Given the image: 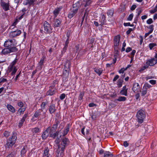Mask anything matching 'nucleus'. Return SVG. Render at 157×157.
<instances>
[{
  "label": "nucleus",
  "instance_id": "1",
  "mask_svg": "<svg viewBox=\"0 0 157 157\" xmlns=\"http://www.w3.org/2000/svg\"><path fill=\"white\" fill-rule=\"evenodd\" d=\"M69 143V141L67 138H65L62 140L60 144L58 145V148L56 153V157H63L64 149Z\"/></svg>",
  "mask_w": 157,
  "mask_h": 157
},
{
  "label": "nucleus",
  "instance_id": "2",
  "mask_svg": "<svg viewBox=\"0 0 157 157\" xmlns=\"http://www.w3.org/2000/svg\"><path fill=\"white\" fill-rule=\"evenodd\" d=\"M17 139V133L13 132L12 135L7 140L6 143L5 145L6 147L8 148H12L16 143Z\"/></svg>",
  "mask_w": 157,
  "mask_h": 157
},
{
  "label": "nucleus",
  "instance_id": "3",
  "mask_svg": "<svg viewBox=\"0 0 157 157\" xmlns=\"http://www.w3.org/2000/svg\"><path fill=\"white\" fill-rule=\"evenodd\" d=\"M145 112L142 109L140 110L137 113L136 117L138 119L139 123H142L145 117Z\"/></svg>",
  "mask_w": 157,
  "mask_h": 157
},
{
  "label": "nucleus",
  "instance_id": "4",
  "mask_svg": "<svg viewBox=\"0 0 157 157\" xmlns=\"http://www.w3.org/2000/svg\"><path fill=\"white\" fill-rule=\"evenodd\" d=\"M78 9V6L77 4H74L72 8H71V11L68 15V17L69 18H72L77 13Z\"/></svg>",
  "mask_w": 157,
  "mask_h": 157
},
{
  "label": "nucleus",
  "instance_id": "5",
  "mask_svg": "<svg viewBox=\"0 0 157 157\" xmlns=\"http://www.w3.org/2000/svg\"><path fill=\"white\" fill-rule=\"evenodd\" d=\"M17 43L14 39L8 40L6 41L4 43V46L9 48L11 47L15 46Z\"/></svg>",
  "mask_w": 157,
  "mask_h": 157
},
{
  "label": "nucleus",
  "instance_id": "6",
  "mask_svg": "<svg viewBox=\"0 0 157 157\" xmlns=\"http://www.w3.org/2000/svg\"><path fill=\"white\" fill-rule=\"evenodd\" d=\"M44 29L45 32L48 33H51L52 30V28L50 24L47 21H45L44 24Z\"/></svg>",
  "mask_w": 157,
  "mask_h": 157
},
{
  "label": "nucleus",
  "instance_id": "7",
  "mask_svg": "<svg viewBox=\"0 0 157 157\" xmlns=\"http://www.w3.org/2000/svg\"><path fill=\"white\" fill-rule=\"evenodd\" d=\"M157 63V59L155 58H152L146 62V65L144 67L145 68H147L150 66H153L156 64Z\"/></svg>",
  "mask_w": 157,
  "mask_h": 157
},
{
  "label": "nucleus",
  "instance_id": "8",
  "mask_svg": "<svg viewBox=\"0 0 157 157\" xmlns=\"http://www.w3.org/2000/svg\"><path fill=\"white\" fill-rule=\"evenodd\" d=\"M51 128L48 127L46 130L43 132L42 135V138L43 140L46 139L48 136L50 135V132H51Z\"/></svg>",
  "mask_w": 157,
  "mask_h": 157
},
{
  "label": "nucleus",
  "instance_id": "9",
  "mask_svg": "<svg viewBox=\"0 0 157 157\" xmlns=\"http://www.w3.org/2000/svg\"><path fill=\"white\" fill-rule=\"evenodd\" d=\"M132 90L135 93H137L139 91L141 92L139 84L138 83H135L132 87Z\"/></svg>",
  "mask_w": 157,
  "mask_h": 157
},
{
  "label": "nucleus",
  "instance_id": "10",
  "mask_svg": "<svg viewBox=\"0 0 157 157\" xmlns=\"http://www.w3.org/2000/svg\"><path fill=\"white\" fill-rule=\"evenodd\" d=\"M56 92V89L54 86H50L49 87V89L47 91L46 94L47 95H53Z\"/></svg>",
  "mask_w": 157,
  "mask_h": 157
},
{
  "label": "nucleus",
  "instance_id": "11",
  "mask_svg": "<svg viewBox=\"0 0 157 157\" xmlns=\"http://www.w3.org/2000/svg\"><path fill=\"white\" fill-rule=\"evenodd\" d=\"M99 22L100 25L102 26L105 24L106 22V17L104 14H101L99 17Z\"/></svg>",
  "mask_w": 157,
  "mask_h": 157
},
{
  "label": "nucleus",
  "instance_id": "12",
  "mask_svg": "<svg viewBox=\"0 0 157 157\" xmlns=\"http://www.w3.org/2000/svg\"><path fill=\"white\" fill-rule=\"evenodd\" d=\"M121 37L119 35L115 36L113 39L114 45L115 47H117L119 45Z\"/></svg>",
  "mask_w": 157,
  "mask_h": 157
},
{
  "label": "nucleus",
  "instance_id": "13",
  "mask_svg": "<svg viewBox=\"0 0 157 157\" xmlns=\"http://www.w3.org/2000/svg\"><path fill=\"white\" fill-rule=\"evenodd\" d=\"M21 33V31L19 29H17L16 31H12L10 33V37H14L19 36Z\"/></svg>",
  "mask_w": 157,
  "mask_h": 157
},
{
  "label": "nucleus",
  "instance_id": "14",
  "mask_svg": "<svg viewBox=\"0 0 157 157\" xmlns=\"http://www.w3.org/2000/svg\"><path fill=\"white\" fill-rule=\"evenodd\" d=\"M69 69H65L63 71V81H66L68 80L69 76Z\"/></svg>",
  "mask_w": 157,
  "mask_h": 157
},
{
  "label": "nucleus",
  "instance_id": "15",
  "mask_svg": "<svg viewBox=\"0 0 157 157\" xmlns=\"http://www.w3.org/2000/svg\"><path fill=\"white\" fill-rule=\"evenodd\" d=\"M1 5L3 9L5 11H7L9 10V3L4 2L2 0L1 1Z\"/></svg>",
  "mask_w": 157,
  "mask_h": 157
},
{
  "label": "nucleus",
  "instance_id": "16",
  "mask_svg": "<svg viewBox=\"0 0 157 157\" xmlns=\"http://www.w3.org/2000/svg\"><path fill=\"white\" fill-rule=\"evenodd\" d=\"M17 59H15L10 64L8 69H16Z\"/></svg>",
  "mask_w": 157,
  "mask_h": 157
},
{
  "label": "nucleus",
  "instance_id": "17",
  "mask_svg": "<svg viewBox=\"0 0 157 157\" xmlns=\"http://www.w3.org/2000/svg\"><path fill=\"white\" fill-rule=\"evenodd\" d=\"M55 105L54 104H51L49 106V111L51 114L54 113L56 111Z\"/></svg>",
  "mask_w": 157,
  "mask_h": 157
},
{
  "label": "nucleus",
  "instance_id": "18",
  "mask_svg": "<svg viewBox=\"0 0 157 157\" xmlns=\"http://www.w3.org/2000/svg\"><path fill=\"white\" fill-rule=\"evenodd\" d=\"M51 132H50L49 136L50 137H52L53 138H55L56 136L58 135L59 132H56L55 133H53L55 131H53V130L52 128H51Z\"/></svg>",
  "mask_w": 157,
  "mask_h": 157
},
{
  "label": "nucleus",
  "instance_id": "19",
  "mask_svg": "<svg viewBox=\"0 0 157 157\" xmlns=\"http://www.w3.org/2000/svg\"><path fill=\"white\" fill-rule=\"evenodd\" d=\"M42 112V111L40 109H38L36 111L33 117V119H34L35 118H39L40 116L41 115Z\"/></svg>",
  "mask_w": 157,
  "mask_h": 157
},
{
  "label": "nucleus",
  "instance_id": "20",
  "mask_svg": "<svg viewBox=\"0 0 157 157\" xmlns=\"http://www.w3.org/2000/svg\"><path fill=\"white\" fill-rule=\"evenodd\" d=\"M128 89L126 86H124L123 87L122 90L120 92V94L121 95L125 96L127 95Z\"/></svg>",
  "mask_w": 157,
  "mask_h": 157
},
{
  "label": "nucleus",
  "instance_id": "21",
  "mask_svg": "<svg viewBox=\"0 0 157 157\" xmlns=\"http://www.w3.org/2000/svg\"><path fill=\"white\" fill-rule=\"evenodd\" d=\"M61 23V21L58 19H56L54 20L53 25L55 27H58L60 26Z\"/></svg>",
  "mask_w": 157,
  "mask_h": 157
},
{
  "label": "nucleus",
  "instance_id": "22",
  "mask_svg": "<svg viewBox=\"0 0 157 157\" xmlns=\"http://www.w3.org/2000/svg\"><path fill=\"white\" fill-rule=\"evenodd\" d=\"M70 126V125L69 123L67 124L66 126V128L63 131V136L66 135L67 134L68 132L69 131Z\"/></svg>",
  "mask_w": 157,
  "mask_h": 157
},
{
  "label": "nucleus",
  "instance_id": "23",
  "mask_svg": "<svg viewBox=\"0 0 157 157\" xmlns=\"http://www.w3.org/2000/svg\"><path fill=\"white\" fill-rule=\"evenodd\" d=\"M10 53L9 48H5L3 49L1 52V54L2 55H6Z\"/></svg>",
  "mask_w": 157,
  "mask_h": 157
},
{
  "label": "nucleus",
  "instance_id": "24",
  "mask_svg": "<svg viewBox=\"0 0 157 157\" xmlns=\"http://www.w3.org/2000/svg\"><path fill=\"white\" fill-rule=\"evenodd\" d=\"M91 3V0H84L82 5L84 6V7H86L87 6H89Z\"/></svg>",
  "mask_w": 157,
  "mask_h": 157
},
{
  "label": "nucleus",
  "instance_id": "25",
  "mask_svg": "<svg viewBox=\"0 0 157 157\" xmlns=\"http://www.w3.org/2000/svg\"><path fill=\"white\" fill-rule=\"evenodd\" d=\"M35 0H25L24 2V4L25 5L29 4L31 5L33 4L35 2Z\"/></svg>",
  "mask_w": 157,
  "mask_h": 157
},
{
  "label": "nucleus",
  "instance_id": "26",
  "mask_svg": "<svg viewBox=\"0 0 157 157\" xmlns=\"http://www.w3.org/2000/svg\"><path fill=\"white\" fill-rule=\"evenodd\" d=\"M71 67V63L69 61L67 60L64 63V69H70Z\"/></svg>",
  "mask_w": 157,
  "mask_h": 157
},
{
  "label": "nucleus",
  "instance_id": "27",
  "mask_svg": "<svg viewBox=\"0 0 157 157\" xmlns=\"http://www.w3.org/2000/svg\"><path fill=\"white\" fill-rule=\"evenodd\" d=\"M31 131L33 134H36L39 133L40 132V130L39 128L35 127L32 128Z\"/></svg>",
  "mask_w": 157,
  "mask_h": 157
},
{
  "label": "nucleus",
  "instance_id": "28",
  "mask_svg": "<svg viewBox=\"0 0 157 157\" xmlns=\"http://www.w3.org/2000/svg\"><path fill=\"white\" fill-rule=\"evenodd\" d=\"M7 108L10 111L13 113H14L15 111V108L10 105L8 104Z\"/></svg>",
  "mask_w": 157,
  "mask_h": 157
},
{
  "label": "nucleus",
  "instance_id": "29",
  "mask_svg": "<svg viewBox=\"0 0 157 157\" xmlns=\"http://www.w3.org/2000/svg\"><path fill=\"white\" fill-rule=\"evenodd\" d=\"M48 103V101L46 100L44 102H42L41 105H40L41 109H40L42 111L45 108V106L47 105Z\"/></svg>",
  "mask_w": 157,
  "mask_h": 157
},
{
  "label": "nucleus",
  "instance_id": "30",
  "mask_svg": "<svg viewBox=\"0 0 157 157\" xmlns=\"http://www.w3.org/2000/svg\"><path fill=\"white\" fill-rule=\"evenodd\" d=\"M49 150L48 147L45 148L44 151V153L43 154V157L47 156L48 155L50 156V155L49 154Z\"/></svg>",
  "mask_w": 157,
  "mask_h": 157
},
{
  "label": "nucleus",
  "instance_id": "31",
  "mask_svg": "<svg viewBox=\"0 0 157 157\" xmlns=\"http://www.w3.org/2000/svg\"><path fill=\"white\" fill-rule=\"evenodd\" d=\"M113 155L109 151H106L104 153V157H113Z\"/></svg>",
  "mask_w": 157,
  "mask_h": 157
},
{
  "label": "nucleus",
  "instance_id": "32",
  "mask_svg": "<svg viewBox=\"0 0 157 157\" xmlns=\"http://www.w3.org/2000/svg\"><path fill=\"white\" fill-rule=\"evenodd\" d=\"M61 8H57L54 10L53 13L55 17H56L59 14V12L60 11Z\"/></svg>",
  "mask_w": 157,
  "mask_h": 157
},
{
  "label": "nucleus",
  "instance_id": "33",
  "mask_svg": "<svg viewBox=\"0 0 157 157\" xmlns=\"http://www.w3.org/2000/svg\"><path fill=\"white\" fill-rule=\"evenodd\" d=\"M45 58V57L44 56H43L40 60V61L39 63V68H42L41 66L43 65L44 60Z\"/></svg>",
  "mask_w": 157,
  "mask_h": 157
},
{
  "label": "nucleus",
  "instance_id": "34",
  "mask_svg": "<svg viewBox=\"0 0 157 157\" xmlns=\"http://www.w3.org/2000/svg\"><path fill=\"white\" fill-rule=\"evenodd\" d=\"M9 48L10 53L16 52L18 50L17 48L15 46L11 47L10 48Z\"/></svg>",
  "mask_w": 157,
  "mask_h": 157
},
{
  "label": "nucleus",
  "instance_id": "35",
  "mask_svg": "<svg viewBox=\"0 0 157 157\" xmlns=\"http://www.w3.org/2000/svg\"><path fill=\"white\" fill-rule=\"evenodd\" d=\"M123 82V79H119L117 82V84L118 87H120L122 86Z\"/></svg>",
  "mask_w": 157,
  "mask_h": 157
},
{
  "label": "nucleus",
  "instance_id": "36",
  "mask_svg": "<svg viewBox=\"0 0 157 157\" xmlns=\"http://www.w3.org/2000/svg\"><path fill=\"white\" fill-rule=\"evenodd\" d=\"M126 98L124 97L120 96L118 98L115 100V101H124L126 100Z\"/></svg>",
  "mask_w": 157,
  "mask_h": 157
},
{
  "label": "nucleus",
  "instance_id": "37",
  "mask_svg": "<svg viewBox=\"0 0 157 157\" xmlns=\"http://www.w3.org/2000/svg\"><path fill=\"white\" fill-rule=\"evenodd\" d=\"M26 107L20 108L18 110V112L20 113V115L23 114L25 110Z\"/></svg>",
  "mask_w": 157,
  "mask_h": 157
},
{
  "label": "nucleus",
  "instance_id": "38",
  "mask_svg": "<svg viewBox=\"0 0 157 157\" xmlns=\"http://www.w3.org/2000/svg\"><path fill=\"white\" fill-rule=\"evenodd\" d=\"M156 46V44L155 43H150L149 44V49L151 50H152L154 47Z\"/></svg>",
  "mask_w": 157,
  "mask_h": 157
},
{
  "label": "nucleus",
  "instance_id": "39",
  "mask_svg": "<svg viewBox=\"0 0 157 157\" xmlns=\"http://www.w3.org/2000/svg\"><path fill=\"white\" fill-rule=\"evenodd\" d=\"M113 14V11L112 10H109L107 12V14L110 17H112Z\"/></svg>",
  "mask_w": 157,
  "mask_h": 157
},
{
  "label": "nucleus",
  "instance_id": "40",
  "mask_svg": "<svg viewBox=\"0 0 157 157\" xmlns=\"http://www.w3.org/2000/svg\"><path fill=\"white\" fill-rule=\"evenodd\" d=\"M147 93V90L145 88H144V87H143V89L142 90V91L141 93V95L142 96H143L145 95Z\"/></svg>",
  "mask_w": 157,
  "mask_h": 157
},
{
  "label": "nucleus",
  "instance_id": "41",
  "mask_svg": "<svg viewBox=\"0 0 157 157\" xmlns=\"http://www.w3.org/2000/svg\"><path fill=\"white\" fill-rule=\"evenodd\" d=\"M58 124H59L58 122H56L55 124H54L53 125L52 128H52V129H53V131H56V129L57 127Z\"/></svg>",
  "mask_w": 157,
  "mask_h": 157
},
{
  "label": "nucleus",
  "instance_id": "42",
  "mask_svg": "<svg viewBox=\"0 0 157 157\" xmlns=\"http://www.w3.org/2000/svg\"><path fill=\"white\" fill-rule=\"evenodd\" d=\"M84 95V92L83 91L81 92L78 97V99L80 100H82Z\"/></svg>",
  "mask_w": 157,
  "mask_h": 157
},
{
  "label": "nucleus",
  "instance_id": "43",
  "mask_svg": "<svg viewBox=\"0 0 157 157\" xmlns=\"http://www.w3.org/2000/svg\"><path fill=\"white\" fill-rule=\"evenodd\" d=\"M94 71L99 75H100L103 71V70L101 69H94Z\"/></svg>",
  "mask_w": 157,
  "mask_h": 157
},
{
  "label": "nucleus",
  "instance_id": "44",
  "mask_svg": "<svg viewBox=\"0 0 157 157\" xmlns=\"http://www.w3.org/2000/svg\"><path fill=\"white\" fill-rule=\"evenodd\" d=\"M26 151L25 147L23 148L21 151V156H24Z\"/></svg>",
  "mask_w": 157,
  "mask_h": 157
},
{
  "label": "nucleus",
  "instance_id": "45",
  "mask_svg": "<svg viewBox=\"0 0 157 157\" xmlns=\"http://www.w3.org/2000/svg\"><path fill=\"white\" fill-rule=\"evenodd\" d=\"M10 132L7 131H6L4 133V135L6 138H7L10 135Z\"/></svg>",
  "mask_w": 157,
  "mask_h": 157
},
{
  "label": "nucleus",
  "instance_id": "46",
  "mask_svg": "<svg viewBox=\"0 0 157 157\" xmlns=\"http://www.w3.org/2000/svg\"><path fill=\"white\" fill-rule=\"evenodd\" d=\"M17 105L19 107H20V108H23L24 107H25V106H24V104L23 102L21 101L17 103Z\"/></svg>",
  "mask_w": 157,
  "mask_h": 157
},
{
  "label": "nucleus",
  "instance_id": "47",
  "mask_svg": "<svg viewBox=\"0 0 157 157\" xmlns=\"http://www.w3.org/2000/svg\"><path fill=\"white\" fill-rule=\"evenodd\" d=\"M133 17V13L130 14L127 18V20L128 21H131L132 20Z\"/></svg>",
  "mask_w": 157,
  "mask_h": 157
},
{
  "label": "nucleus",
  "instance_id": "48",
  "mask_svg": "<svg viewBox=\"0 0 157 157\" xmlns=\"http://www.w3.org/2000/svg\"><path fill=\"white\" fill-rule=\"evenodd\" d=\"M143 87H144V88H145L147 90V89L151 87V86L148 83H145L144 84Z\"/></svg>",
  "mask_w": 157,
  "mask_h": 157
},
{
  "label": "nucleus",
  "instance_id": "49",
  "mask_svg": "<svg viewBox=\"0 0 157 157\" xmlns=\"http://www.w3.org/2000/svg\"><path fill=\"white\" fill-rule=\"evenodd\" d=\"M7 82V79L6 78L3 77L0 78V83H2L5 82Z\"/></svg>",
  "mask_w": 157,
  "mask_h": 157
},
{
  "label": "nucleus",
  "instance_id": "50",
  "mask_svg": "<svg viewBox=\"0 0 157 157\" xmlns=\"http://www.w3.org/2000/svg\"><path fill=\"white\" fill-rule=\"evenodd\" d=\"M25 121L21 119L19 123L18 126L21 127L22 126V125Z\"/></svg>",
  "mask_w": 157,
  "mask_h": 157
},
{
  "label": "nucleus",
  "instance_id": "51",
  "mask_svg": "<svg viewBox=\"0 0 157 157\" xmlns=\"http://www.w3.org/2000/svg\"><path fill=\"white\" fill-rule=\"evenodd\" d=\"M146 22L147 24H150L153 23V21L152 19L150 18L147 20V21Z\"/></svg>",
  "mask_w": 157,
  "mask_h": 157
},
{
  "label": "nucleus",
  "instance_id": "52",
  "mask_svg": "<svg viewBox=\"0 0 157 157\" xmlns=\"http://www.w3.org/2000/svg\"><path fill=\"white\" fill-rule=\"evenodd\" d=\"M65 97V94H62L60 96L59 98L60 99L62 100Z\"/></svg>",
  "mask_w": 157,
  "mask_h": 157
},
{
  "label": "nucleus",
  "instance_id": "53",
  "mask_svg": "<svg viewBox=\"0 0 157 157\" xmlns=\"http://www.w3.org/2000/svg\"><path fill=\"white\" fill-rule=\"evenodd\" d=\"M149 82L152 85H154L156 83V81L154 80H151L149 81Z\"/></svg>",
  "mask_w": 157,
  "mask_h": 157
},
{
  "label": "nucleus",
  "instance_id": "54",
  "mask_svg": "<svg viewBox=\"0 0 157 157\" xmlns=\"http://www.w3.org/2000/svg\"><path fill=\"white\" fill-rule=\"evenodd\" d=\"M133 30L132 28H129L128 31L126 32V34L128 35Z\"/></svg>",
  "mask_w": 157,
  "mask_h": 157
},
{
  "label": "nucleus",
  "instance_id": "55",
  "mask_svg": "<svg viewBox=\"0 0 157 157\" xmlns=\"http://www.w3.org/2000/svg\"><path fill=\"white\" fill-rule=\"evenodd\" d=\"M119 78V76L118 75H116L115 77L113 79V82H115Z\"/></svg>",
  "mask_w": 157,
  "mask_h": 157
},
{
  "label": "nucleus",
  "instance_id": "56",
  "mask_svg": "<svg viewBox=\"0 0 157 157\" xmlns=\"http://www.w3.org/2000/svg\"><path fill=\"white\" fill-rule=\"evenodd\" d=\"M28 117V114L27 113L25 114L24 116H23L21 119L25 121V119Z\"/></svg>",
  "mask_w": 157,
  "mask_h": 157
},
{
  "label": "nucleus",
  "instance_id": "57",
  "mask_svg": "<svg viewBox=\"0 0 157 157\" xmlns=\"http://www.w3.org/2000/svg\"><path fill=\"white\" fill-rule=\"evenodd\" d=\"M132 50V48L130 47H128L126 49L125 51L126 52H128Z\"/></svg>",
  "mask_w": 157,
  "mask_h": 157
},
{
  "label": "nucleus",
  "instance_id": "58",
  "mask_svg": "<svg viewBox=\"0 0 157 157\" xmlns=\"http://www.w3.org/2000/svg\"><path fill=\"white\" fill-rule=\"evenodd\" d=\"M67 36L68 38H67V40L65 42V45H66V46H68V44L69 43V40H68L69 37L67 35Z\"/></svg>",
  "mask_w": 157,
  "mask_h": 157
},
{
  "label": "nucleus",
  "instance_id": "59",
  "mask_svg": "<svg viewBox=\"0 0 157 157\" xmlns=\"http://www.w3.org/2000/svg\"><path fill=\"white\" fill-rule=\"evenodd\" d=\"M123 145H124V146L125 147H127L128 145V143L127 142V141H124V143H123Z\"/></svg>",
  "mask_w": 157,
  "mask_h": 157
},
{
  "label": "nucleus",
  "instance_id": "60",
  "mask_svg": "<svg viewBox=\"0 0 157 157\" xmlns=\"http://www.w3.org/2000/svg\"><path fill=\"white\" fill-rule=\"evenodd\" d=\"M18 22V21L17 19H16L14 22L13 23V24L11 26H15L16 24H17V23Z\"/></svg>",
  "mask_w": 157,
  "mask_h": 157
},
{
  "label": "nucleus",
  "instance_id": "61",
  "mask_svg": "<svg viewBox=\"0 0 157 157\" xmlns=\"http://www.w3.org/2000/svg\"><path fill=\"white\" fill-rule=\"evenodd\" d=\"M136 5H133L131 8V10H134L136 8Z\"/></svg>",
  "mask_w": 157,
  "mask_h": 157
},
{
  "label": "nucleus",
  "instance_id": "62",
  "mask_svg": "<svg viewBox=\"0 0 157 157\" xmlns=\"http://www.w3.org/2000/svg\"><path fill=\"white\" fill-rule=\"evenodd\" d=\"M95 105H96V104H94V103H90L89 104V106L90 107H93Z\"/></svg>",
  "mask_w": 157,
  "mask_h": 157
},
{
  "label": "nucleus",
  "instance_id": "63",
  "mask_svg": "<svg viewBox=\"0 0 157 157\" xmlns=\"http://www.w3.org/2000/svg\"><path fill=\"white\" fill-rule=\"evenodd\" d=\"M136 52V51L135 50H132V51L131 52V55L132 56H133L135 53Z\"/></svg>",
  "mask_w": 157,
  "mask_h": 157
},
{
  "label": "nucleus",
  "instance_id": "64",
  "mask_svg": "<svg viewBox=\"0 0 157 157\" xmlns=\"http://www.w3.org/2000/svg\"><path fill=\"white\" fill-rule=\"evenodd\" d=\"M85 128V127H84L83 128H82V129H81V132L82 133V134L83 135H85V132H84V129Z\"/></svg>",
  "mask_w": 157,
  "mask_h": 157
}]
</instances>
